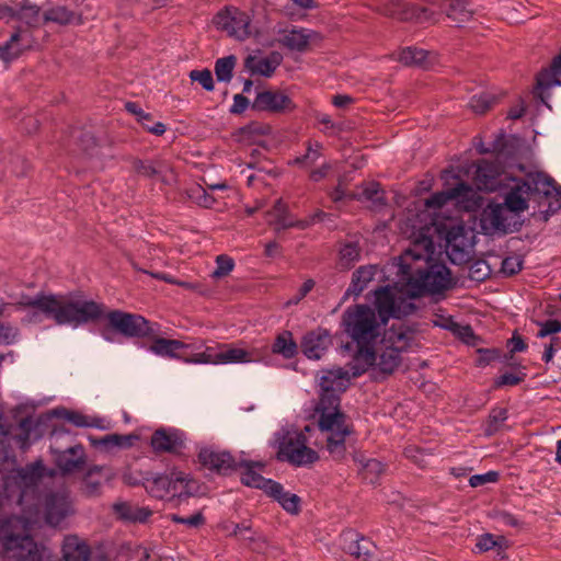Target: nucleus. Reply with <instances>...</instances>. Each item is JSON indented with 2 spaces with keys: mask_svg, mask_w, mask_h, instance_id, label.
Wrapping results in <instances>:
<instances>
[{
  "mask_svg": "<svg viewBox=\"0 0 561 561\" xmlns=\"http://www.w3.org/2000/svg\"><path fill=\"white\" fill-rule=\"evenodd\" d=\"M497 102L499 98L496 95L489 92H483L473 95L469 101V106L474 113L484 114Z\"/></svg>",
  "mask_w": 561,
  "mask_h": 561,
  "instance_id": "052dcab7",
  "label": "nucleus"
},
{
  "mask_svg": "<svg viewBox=\"0 0 561 561\" xmlns=\"http://www.w3.org/2000/svg\"><path fill=\"white\" fill-rule=\"evenodd\" d=\"M14 552L16 561H46L45 548L39 547L34 538Z\"/></svg>",
  "mask_w": 561,
  "mask_h": 561,
  "instance_id": "5fc2aeb1",
  "label": "nucleus"
},
{
  "mask_svg": "<svg viewBox=\"0 0 561 561\" xmlns=\"http://www.w3.org/2000/svg\"><path fill=\"white\" fill-rule=\"evenodd\" d=\"M436 325L451 331L453 333L459 334L461 339L468 344L471 343L469 339L476 337L473 329L470 325H460L459 323L455 322L453 318L445 319L444 323H436Z\"/></svg>",
  "mask_w": 561,
  "mask_h": 561,
  "instance_id": "0e129e2a",
  "label": "nucleus"
},
{
  "mask_svg": "<svg viewBox=\"0 0 561 561\" xmlns=\"http://www.w3.org/2000/svg\"><path fill=\"white\" fill-rule=\"evenodd\" d=\"M219 351L214 346H204L202 352L188 355V358L184 359L187 364H219L218 358Z\"/></svg>",
  "mask_w": 561,
  "mask_h": 561,
  "instance_id": "e2e57ef3",
  "label": "nucleus"
},
{
  "mask_svg": "<svg viewBox=\"0 0 561 561\" xmlns=\"http://www.w3.org/2000/svg\"><path fill=\"white\" fill-rule=\"evenodd\" d=\"M237 64V57L229 55L218 58L215 62V75L219 82H230L233 77V69Z\"/></svg>",
  "mask_w": 561,
  "mask_h": 561,
  "instance_id": "bf43d9fd",
  "label": "nucleus"
},
{
  "mask_svg": "<svg viewBox=\"0 0 561 561\" xmlns=\"http://www.w3.org/2000/svg\"><path fill=\"white\" fill-rule=\"evenodd\" d=\"M523 222L499 203H489L481 211L480 227L485 234L499 232L507 234L522 229Z\"/></svg>",
  "mask_w": 561,
  "mask_h": 561,
  "instance_id": "1a4fd4ad",
  "label": "nucleus"
},
{
  "mask_svg": "<svg viewBox=\"0 0 561 561\" xmlns=\"http://www.w3.org/2000/svg\"><path fill=\"white\" fill-rule=\"evenodd\" d=\"M45 20L59 25H68L72 23L80 25L82 23L81 15L62 5H58L46 11Z\"/></svg>",
  "mask_w": 561,
  "mask_h": 561,
  "instance_id": "09e8293b",
  "label": "nucleus"
},
{
  "mask_svg": "<svg viewBox=\"0 0 561 561\" xmlns=\"http://www.w3.org/2000/svg\"><path fill=\"white\" fill-rule=\"evenodd\" d=\"M113 470L107 466L93 465L82 477L80 492L85 497H99L103 493V485L114 479Z\"/></svg>",
  "mask_w": 561,
  "mask_h": 561,
  "instance_id": "dca6fc26",
  "label": "nucleus"
},
{
  "mask_svg": "<svg viewBox=\"0 0 561 561\" xmlns=\"http://www.w3.org/2000/svg\"><path fill=\"white\" fill-rule=\"evenodd\" d=\"M75 138L79 149L88 156H92L94 150L99 147L96 137L90 130L76 129Z\"/></svg>",
  "mask_w": 561,
  "mask_h": 561,
  "instance_id": "680f3d73",
  "label": "nucleus"
},
{
  "mask_svg": "<svg viewBox=\"0 0 561 561\" xmlns=\"http://www.w3.org/2000/svg\"><path fill=\"white\" fill-rule=\"evenodd\" d=\"M266 495L276 501L290 515H298L301 511V499L297 494L285 491L283 484L277 481L274 482Z\"/></svg>",
  "mask_w": 561,
  "mask_h": 561,
  "instance_id": "f704fd0d",
  "label": "nucleus"
},
{
  "mask_svg": "<svg viewBox=\"0 0 561 561\" xmlns=\"http://www.w3.org/2000/svg\"><path fill=\"white\" fill-rule=\"evenodd\" d=\"M270 131L268 125L259 122H251L239 129V134L248 139H251L253 136L267 135Z\"/></svg>",
  "mask_w": 561,
  "mask_h": 561,
  "instance_id": "774afa93",
  "label": "nucleus"
},
{
  "mask_svg": "<svg viewBox=\"0 0 561 561\" xmlns=\"http://www.w3.org/2000/svg\"><path fill=\"white\" fill-rule=\"evenodd\" d=\"M257 112L284 113L296 108L294 101L280 91L266 90L259 92L251 104Z\"/></svg>",
  "mask_w": 561,
  "mask_h": 561,
  "instance_id": "f3484780",
  "label": "nucleus"
},
{
  "mask_svg": "<svg viewBox=\"0 0 561 561\" xmlns=\"http://www.w3.org/2000/svg\"><path fill=\"white\" fill-rule=\"evenodd\" d=\"M416 329L407 324H392L383 334L382 343L400 353L407 352L414 340Z\"/></svg>",
  "mask_w": 561,
  "mask_h": 561,
  "instance_id": "b1692460",
  "label": "nucleus"
},
{
  "mask_svg": "<svg viewBox=\"0 0 561 561\" xmlns=\"http://www.w3.org/2000/svg\"><path fill=\"white\" fill-rule=\"evenodd\" d=\"M271 350L273 354L280 355L285 359H291L298 354L299 345L293 333L284 330L276 335Z\"/></svg>",
  "mask_w": 561,
  "mask_h": 561,
  "instance_id": "58836bf2",
  "label": "nucleus"
},
{
  "mask_svg": "<svg viewBox=\"0 0 561 561\" xmlns=\"http://www.w3.org/2000/svg\"><path fill=\"white\" fill-rule=\"evenodd\" d=\"M41 9L36 4H31L28 0L19 2L15 20L24 23L27 27H37L39 23Z\"/></svg>",
  "mask_w": 561,
  "mask_h": 561,
  "instance_id": "3c124183",
  "label": "nucleus"
},
{
  "mask_svg": "<svg viewBox=\"0 0 561 561\" xmlns=\"http://www.w3.org/2000/svg\"><path fill=\"white\" fill-rule=\"evenodd\" d=\"M242 468L243 471L241 472L240 477L241 483L249 488L262 490L265 494H267V491H270L275 480L264 478L261 473L256 472L254 469L250 467Z\"/></svg>",
  "mask_w": 561,
  "mask_h": 561,
  "instance_id": "8fccbe9b",
  "label": "nucleus"
},
{
  "mask_svg": "<svg viewBox=\"0 0 561 561\" xmlns=\"http://www.w3.org/2000/svg\"><path fill=\"white\" fill-rule=\"evenodd\" d=\"M32 34L27 28L16 26L10 38L0 45V60L5 64L18 59L31 47Z\"/></svg>",
  "mask_w": 561,
  "mask_h": 561,
  "instance_id": "aec40b11",
  "label": "nucleus"
},
{
  "mask_svg": "<svg viewBox=\"0 0 561 561\" xmlns=\"http://www.w3.org/2000/svg\"><path fill=\"white\" fill-rule=\"evenodd\" d=\"M150 445L154 453H178L184 447V433L175 428L160 427L153 432Z\"/></svg>",
  "mask_w": 561,
  "mask_h": 561,
  "instance_id": "412c9836",
  "label": "nucleus"
},
{
  "mask_svg": "<svg viewBox=\"0 0 561 561\" xmlns=\"http://www.w3.org/2000/svg\"><path fill=\"white\" fill-rule=\"evenodd\" d=\"M190 480L183 472H171L153 474L147 472L144 488L156 499L174 501L176 504L187 502L192 496L188 490Z\"/></svg>",
  "mask_w": 561,
  "mask_h": 561,
  "instance_id": "6e6552de",
  "label": "nucleus"
},
{
  "mask_svg": "<svg viewBox=\"0 0 561 561\" xmlns=\"http://www.w3.org/2000/svg\"><path fill=\"white\" fill-rule=\"evenodd\" d=\"M472 193H473L472 187L468 183H466L463 181H459L454 187L447 188L445 191H442V192H438V193H435L434 195H432L426 201V205L431 208H440L448 201L466 199Z\"/></svg>",
  "mask_w": 561,
  "mask_h": 561,
  "instance_id": "72a5a7b5",
  "label": "nucleus"
},
{
  "mask_svg": "<svg viewBox=\"0 0 561 561\" xmlns=\"http://www.w3.org/2000/svg\"><path fill=\"white\" fill-rule=\"evenodd\" d=\"M154 355L184 362L188 355L183 354L184 342L174 339L156 337L149 346Z\"/></svg>",
  "mask_w": 561,
  "mask_h": 561,
  "instance_id": "473e14b6",
  "label": "nucleus"
},
{
  "mask_svg": "<svg viewBox=\"0 0 561 561\" xmlns=\"http://www.w3.org/2000/svg\"><path fill=\"white\" fill-rule=\"evenodd\" d=\"M360 199L362 202H369L373 208H381L387 205L386 193L380 183L371 181L362 184Z\"/></svg>",
  "mask_w": 561,
  "mask_h": 561,
  "instance_id": "c03bdc74",
  "label": "nucleus"
},
{
  "mask_svg": "<svg viewBox=\"0 0 561 561\" xmlns=\"http://www.w3.org/2000/svg\"><path fill=\"white\" fill-rule=\"evenodd\" d=\"M283 55L279 51L273 50L264 58H257L249 55L244 60V67L251 75H260L270 78L274 75L276 68L282 64Z\"/></svg>",
  "mask_w": 561,
  "mask_h": 561,
  "instance_id": "a878e982",
  "label": "nucleus"
},
{
  "mask_svg": "<svg viewBox=\"0 0 561 561\" xmlns=\"http://www.w3.org/2000/svg\"><path fill=\"white\" fill-rule=\"evenodd\" d=\"M472 13L466 0H451L447 10V16L458 25L469 21L472 18Z\"/></svg>",
  "mask_w": 561,
  "mask_h": 561,
  "instance_id": "6e6d98bb",
  "label": "nucleus"
},
{
  "mask_svg": "<svg viewBox=\"0 0 561 561\" xmlns=\"http://www.w3.org/2000/svg\"><path fill=\"white\" fill-rule=\"evenodd\" d=\"M198 462L219 476H230L239 469V461L228 450L203 447L197 454Z\"/></svg>",
  "mask_w": 561,
  "mask_h": 561,
  "instance_id": "f8f14e48",
  "label": "nucleus"
},
{
  "mask_svg": "<svg viewBox=\"0 0 561 561\" xmlns=\"http://www.w3.org/2000/svg\"><path fill=\"white\" fill-rule=\"evenodd\" d=\"M85 462L84 448L80 444L58 451L55 456V465L64 476L82 470Z\"/></svg>",
  "mask_w": 561,
  "mask_h": 561,
  "instance_id": "4be33fe9",
  "label": "nucleus"
},
{
  "mask_svg": "<svg viewBox=\"0 0 561 561\" xmlns=\"http://www.w3.org/2000/svg\"><path fill=\"white\" fill-rule=\"evenodd\" d=\"M188 77L193 82H198L206 91H213L215 88L213 73L207 68L202 70L194 69L190 72Z\"/></svg>",
  "mask_w": 561,
  "mask_h": 561,
  "instance_id": "69168bd1",
  "label": "nucleus"
},
{
  "mask_svg": "<svg viewBox=\"0 0 561 561\" xmlns=\"http://www.w3.org/2000/svg\"><path fill=\"white\" fill-rule=\"evenodd\" d=\"M32 539L24 518L12 515L0 522V545L4 554L16 551Z\"/></svg>",
  "mask_w": 561,
  "mask_h": 561,
  "instance_id": "9b49d317",
  "label": "nucleus"
},
{
  "mask_svg": "<svg viewBox=\"0 0 561 561\" xmlns=\"http://www.w3.org/2000/svg\"><path fill=\"white\" fill-rule=\"evenodd\" d=\"M377 353L375 348H357L353 355V363L350 364V378H357L375 366Z\"/></svg>",
  "mask_w": 561,
  "mask_h": 561,
  "instance_id": "e433bc0d",
  "label": "nucleus"
},
{
  "mask_svg": "<svg viewBox=\"0 0 561 561\" xmlns=\"http://www.w3.org/2000/svg\"><path fill=\"white\" fill-rule=\"evenodd\" d=\"M362 248L358 241L343 242L339 249V264L342 268L350 270L360 260Z\"/></svg>",
  "mask_w": 561,
  "mask_h": 561,
  "instance_id": "de8ad7c7",
  "label": "nucleus"
},
{
  "mask_svg": "<svg viewBox=\"0 0 561 561\" xmlns=\"http://www.w3.org/2000/svg\"><path fill=\"white\" fill-rule=\"evenodd\" d=\"M339 391L320 390L316 412L319 414L318 427L327 433V450L336 461L345 459L347 443L356 436V430L350 416L341 410Z\"/></svg>",
  "mask_w": 561,
  "mask_h": 561,
  "instance_id": "f03ea898",
  "label": "nucleus"
},
{
  "mask_svg": "<svg viewBox=\"0 0 561 561\" xmlns=\"http://www.w3.org/2000/svg\"><path fill=\"white\" fill-rule=\"evenodd\" d=\"M217 18L220 20L222 28L228 31L229 34L237 36L240 39L248 37L251 32L249 15L244 12L234 10L233 13H219Z\"/></svg>",
  "mask_w": 561,
  "mask_h": 561,
  "instance_id": "cd10ccee",
  "label": "nucleus"
},
{
  "mask_svg": "<svg viewBox=\"0 0 561 561\" xmlns=\"http://www.w3.org/2000/svg\"><path fill=\"white\" fill-rule=\"evenodd\" d=\"M401 354L398 350L385 345L382 352L377 355L374 369L383 377L392 375L401 365Z\"/></svg>",
  "mask_w": 561,
  "mask_h": 561,
  "instance_id": "c9c22d12",
  "label": "nucleus"
},
{
  "mask_svg": "<svg viewBox=\"0 0 561 561\" xmlns=\"http://www.w3.org/2000/svg\"><path fill=\"white\" fill-rule=\"evenodd\" d=\"M113 507L117 516L125 522L145 523L152 514L149 508L129 502L116 503Z\"/></svg>",
  "mask_w": 561,
  "mask_h": 561,
  "instance_id": "ea45409f",
  "label": "nucleus"
},
{
  "mask_svg": "<svg viewBox=\"0 0 561 561\" xmlns=\"http://www.w3.org/2000/svg\"><path fill=\"white\" fill-rule=\"evenodd\" d=\"M319 34L308 28H291L290 31H283L282 37L278 43L293 51L305 53L309 48L310 42L318 38Z\"/></svg>",
  "mask_w": 561,
  "mask_h": 561,
  "instance_id": "393cba45",
  "label": "nucleus"
},
{
  "mask_svg": "<svg viewBox=\"0 0 561 561\" xmlns=\"http://www.w3.org/2000/svg\"><path fill=\"white\" fill-rule=\"evenodd\" d=\"M503 167L497 161L481 159L477 163L473 181L479 191L494 192L501 183Z\"/></svg>",
  "mask_w": 561,
  "mask_h": 561,
  "instance_id": "a211bd4d",
  "label": "nucleus"
},
{
  "mask_svg": "<svg viewBox=\"0 0 561 561\" xmlns=\"http://www.w3.org/2000/svg\"><path fill=\"white\" fill-rule=\"evenodd\" d=\"M402 278L407 280V296L416 299L425 295H442L455 286L450 268L440 261L427 260L424 268L411 271L400 264Z\"/></svg>",
  "mask_w": 561,
  "mask_h": 561,
  "instance_id": "7ed1b4c3",
  "label": "nucleus"
},
{
  "mask_svg": "<svg viewBox=\"0 0 561 561\" xmlns=\"http://www.w3.org/2000/svg\"><path fill=\"white\" fill-rule=\"evenodd\" d=\"M344 331L357 344V348H374L378 336V323L375 311L367 305L348 307L343 316Z\"/></svg>",
  "mask_w": 561,
  "mask_h": 561,
  "instance_id": "0eeeda50",
  "label": "nucleus"
},
{
  "mask_svg": "<svg viewBox=\"0 0 561 561\" xmlns=\"http://www.w3.org/2000/svg\"><path fill=\"white\" fill-rule=\"evenodd\" d=\"M561 49L560 53L553 57L551 64L547 68H542L536 76V87L534 95L540 100L542 104L550 108L548 99L550 98V89L561 85Z\"/></svg>",
  "mask_w": 561,
  "mask_h": 561,
  "instance_id": "4468645a",
  "label": "nucleus"
},
{
  "mask_svg": "<svg viewBox=\"0 0 561 561\" xmlns=\"http://www.w3.org/2000/svg\"><path fill=\"white\" fill-rule=\"evenodd\" d=\"M508 419V410L506 408L495 407L492 408L489 416L484 423L483 434L486 437L494 436L504 428L505 422Z\"/></svg>",
  "mask_w": 561,
  "mask_h": 561,
  "instance_id": "49530a36",
  "label": "nucleus"
},
{
  "mask_svg": "<svg viewBox=\"0 0 561 561\" xmlns=\"http://www.w3.org/2000/svg\"><path fill=\"white\" fill-rule=\"evenodd\" d=\"M381 14L401 22H434V13L426 7L408 3L403 0H382L378 5Z\"/></svg>",
  "mask_w": 561,
  "mask_h": 561,
  "instance_id": "9d476101",
  "label": "nucleus"
},
{
  "mask_svg": "<svg viewBox=\"0 0 561 561\" xmlns=\"http://www.w3.org/2000/svg\"><path fill=\"white\" fill-rule=\"evenodd\" d=\"M274 211V227L278 233L282 230L289 228H297L305 230L311 226V220L294 219L288 211L287 205L282 199H277L273 207Z\"/></svg>",
  "mask_w": 561,
  "mask_h": 561,
  "instance_id": "2f4dec72",
  "label": "nucleus"
},
{
  "mask_svg": "<svg viewBox=\"0 0 561 561\" xmlns=\"http://www.w3.org/2000/svg\"><path fill=\"white\" fill-rule=\"evenodd\" d=\"M333 344L330 331L322 327L306 332L300 340V351L312 360L321 359Z\"/></svg>",
  "mask_w": 561,
  "mask_h": 561,
  "instance_id": "ddd939ff",
  "label": "nucleus"
},
{
  "mask_svg": "<svg viewBox=\"0 0 561 561\" xmlns=\"http://www.w3.org/2000/svg\"><path fill=\"white\" fill-rule=\"evenodd\" d=\"M105 320L106 324L101 329V335L108 342H113L112 333H118L128 339L153 337L159 328L157 323L150 322L141 314L119 309L107 310Z\"/></svg>",
  "mask_w": 561,
  "mask_h": 561,
  "instance_id": "423d86ee",
  "label": "nucleus"
},
{
  "mask_svg": "<svg viewBox=\"0 0 561 561\" xmlns=\"http://www.w3.org/2000/svg\"><path fill=\"white\" fill-rule=\"evenodd\" d=\"M43 465L41 461L27 465L24 468H19L5 480V486L14 483L20 490L21 494L24 489L35 485L43 477Z\"/></svg>",
  "mask_w": 561,
  "mask_h": 561,
  "instance_id": "bb28decb",
  "label": "nucleus"
},
{
  "mask_svg": "<svg viewBox=\"0 0 561 561\" xmlns=\"http://www.w3.org/2000/svg\"><path fill=\"white\" fill-rule=\"evenodd\" d=\"M61 553L64 561H95L90 546L76 535L65 537Z\"/></svg>",
  "mask_w": 561,
  "mask_h": 561,
  "instance_id": "c756f323",
  "label": "nucleus"
},
{
  "mask_svg": "<svg viewBox=\"0 0 561 561\" xmlns=\"http://www.w3.org/2000/svg\"><path fill=\"white\" fill-rule=\"evenodd\" d=\"M530 196L537 197L539 206L547 203V207L538 211L542 221H548L561 209V185L543 172L529 173L526 180L516 181L506 193L503 205L516 217L528 208Z\"/></svg>",
  "mask_w": 561,
  "mask_h": 561,
  "instance_id": "f257e3e1",
  "label": "nucleus"
},
{
  "mask_svg": "<svg viewBox=\"0 0 561 561\" xmlns=\"http://www.w3.org/2000/svg\"><path fill=\"white\" fill-rule=\"evenodd\" d=\"M428 51L422 48L408 46L398 53L397 60L407 67L422 66L427 59Z\"/></svg>",
  "mask_w": 561,
  "mask_h": 561,
  "instance_id": "603ef678",
  "label": "nucleus"
},
{
  "mask_svg": "<svg viewBox=\"0 0 561 561\" xmlns=\"http://www.w3.org/2000/svg\"><path fill=\"white\" fill-rule=\"evenodd\" d=\"M75 513L72 501L69 495L60 492H51L45 499V522L47 525L57 527Z\"/></svg>",
  "mask_w": 561,
  "mask_h": 561,
  "instance_id": "2eb2a0df",
  "label": "nucleus"
},
{
  "mask_svg": "<svg viewBox=\"0 0 561 561\" xmlns=\"http://www.w3.org/2000/svg\"><path fill=\"white\" fill-rule=\"evenodd\" d=\"M219 364H232V363H248L251 360V354L242 348L228 347V345H220L219 357H217Z\"/></svg>",
  "mask_w": 561,
  "mask_h": 561,
  "instance_id": "4d7b16f0",
  "label": "nucleus"
},
{
  "mask_svg": "<svg viewBox=\"0 0 561 561\" xmlns=\"http://www.w3.org/2000/svg\"><path fill=\"white\" fill-rule=\"evenodd\" d=\"M270 445L276 448V459L293 467H309L319 460V454L308 447V438L302 431L282 427L273 434Z\"/></svg>",
  "mask_w": 561,
  "mask_h": 561,
  "instance_id": "39448f33",
  "label": "nucleus"
},
{
  "mask_svg": "<svg viewBox=\"0 0 561 561\" xmlns=\"http://www.w3.org/2000/svg\"><path fill=\"white\" fill-rule=\"evenodd\" d=\"M125 108L128 113L137 116L138 122L142 125V127L156 135L161 136L165 133V125L161 122H156L154 125H149L147 122L152 119V115L150 113H146L136 102H127Z\"/></svg>",
  "mask_w": 561,
  "mask_h": 561,
  "instance_id": "37998d69",
  "label": "nucleus"
},
{
  "mask_svg": "<svg viewBox=\"0 0 561 561\" xmlns=\"http://www.w3.org/2000/svg\"><path fill=\"white\" fill-rule=\"evenodd\" d=\"M511 139L504 134L500 133L496 138L486 147L483 142L477 146V150L481 154L496 153V154H512L510 149Z\"/></svg>",
  "mask_w": 561,
  "mask_h": 561,
  "instance_id": "13d9d810",
  "label": "nucleus"
},
{
  "mask_svg": "<svg viewBox=\"0 0 561 561\" xmlns=\"http://www.w3.org/2000/svg\"><path fill=\"white\" fill-rule=\"evenodd\" d=\"M133 170L140 176L147 179L158 178L164 184H168V181L162 173V163L160 161L154 160H142L139 158H134L131 160Z\"/></svg>",
  "mask_w": 561,
  "mask_h": 561,
  "instance_id": "79ce46f5",
  "label": "nucleus"
},
{
  "mask_svg": "<svg viewBox=\"0 0 561 561\" xmlns=\"http://www.w3.org/2000/svg\"><path fill=\"white\" fill-rule=\"evenodd\" d=\"M524 260L519 255H511L503 259L501 272L507 276H514L523 270Z\"/></svg>",
  "mask_w": 561,
  "mask_h": 561,
  "instance_id": "338daca9",
  "label": "nucleus"
},
{
  "mask_svg": "<svg viewBox=\"0 0 561 561\" xmlns=\"http://www.w3.org/2000/svg\"><path fill=\"white\" fill-rule=\"evenodd\" d=\"M107 307L93 299H83L80 293L56 295L51 320L57 325L79 328L105 320Z\"/></svg>",
  "mask_w": 561,
  "mask_h": 561,
  "instance_id": "20e7f679",
  "label": "nucleus"
},
{
  "mask_svg": "<svg viewBox=\"0 0 561 561\" xmlns=\"http://www.w3.org/2000/svg\"><path fill=\"white\" fill-rule=\"evenodd\" d=\"M41 420L36 422L31 417L26 416L19 423L21 433L16 435V440L20 443L21 448H26L31 444L32 434L34 433L33 440H37L42 437V432L38 430Z\"/></svg>",
  "mask_w": 561,
  "mask_h": 561,
  "instance_id": "a18cd8bd",
  "label": "nucleus"
},
{
  "mask_svg": "<svg viewBox=\"0 0 561 561\" xmlns=\"http://www.w3.org/2000/svg\"><path fill=\"white\" fill-rule=\"evenodd\" d=\"M343 550L360 561H371L375 543L354 529L342 533Z\"/></svg>",
  "mask_w": 561,
  "mask_h": 561,
  "instance_id": "6ab92c4d",
  "label": "nucleus"
},
{
  "mask_svg": "<svg viewBox=\"0 0 561 561\" xmlns=\"http://www.w3.org/2000/svg\"><path fill=\"white\" fill-rule=\"evenodd\" d=\"M51 415L58 419H64L77 427H100L95 421L90 422L87 415L65 408L54 409L51 411Z\"/></svg>",
  "mask_w": 561,
  "mask_h": 561,
  "instance_id": "864d4df0",
  "label": "nucleus"
},
{
  "mask_svg": "<svg viewBox=\"0 0 561 561\" xmlns=\"http://www.w3.org/2000/svg\"><path fill=\"white\" fill-rule=\"evenodd\" d=\"M374 293L376 309L381 321L386 323L393 314L397 298L389 286H380Z\"/></svg>",
  "mask_w": 561,
  "mask_h": 561,
  "instance_id": "4c0bfd02",
  "label": "nucleus"
},
{
  "mask_svg": "<svg viewBox=\"0 0 561 561\" xmlns=\"http://www.w3.org/2000/svg\"><path fill=\"white\" fill-rule=\"evenodd\" d=\"M377 271L378 266L374 264L362 265L356 268L352 274L351 284L344 293L343 300L351 296L358 297L375 278Z\"/></svg>",
  "mask_w": 561,
  "mask_h": 561,
  "instance_id": "c85d7f7f",
  "label": "nucleus"
},
{
  "mask_svg": "<svg viewBox=\"0 0 561 561\" xmlns=\"http://www.w3.org/2000/svg\"><path fill=\"white\" fill-rule=\"evenodd\" d=\"M55 297V294H45L44 291H39L33 297L21 294L15 306L18 309H34L33 317H37L38 313H42L46 319H51Z\"/></svg>",
  "mask_w": 561,
  "mask_h": 561,
  "instance_id": "5701e85b",
  "label": "nucleus"
},
{
  "mask_svg": "<svg viewBox=\"0 0 561 561\" xmlns=\"http://www.w3.org/2000/svg\"><path fill=\"white\" fill-rule=\"evenodd\" d=\"M319 386L323 391L345 392L350 386V373L341 367L322 369Z\"/></svg>",
  "mask_w": 561,
  "mask_h": 561,
  "instance_id": "7c9ffc66",
  "label": "nucleus"
},
{
  "mask_svg": "<svg viewBox=\"0 0 561 561\" xmlns=\"http://www.w3.org/2000/svg\"><path fill=\"white\" fill-rule=\"evenodd\" d=\"M139 438L138 434L131 433L126 435L108 434L100 438L90 437V440L93 446H103L106 450H110L114 447L130 448Z\"/></svg>",
  "mask_w": 561,
  "mask_h": 561,
  "instance_id": "a19ab883",
  "label": "nucleus"
}]
</instances>
